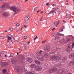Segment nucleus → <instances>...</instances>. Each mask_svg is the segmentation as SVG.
I'll list each match as a JSON object with an SVG mask.
<instances>
[{
	"label": "nucleus",
	"mask_w": 74,
	"mask_h": 74,
	"mask_svg": "<svg viewBox=\"0 0 74 74\" xmlns=\"http://www.w3.org/2000/svg\"><path fill=\"white\" fill-rule=\"evenodd\" d=\"M57 70V68H56V67L50 69L49 71V73H53V72L56 71Z\"/></svg>",
	"instance_id": "nucleus-3"
},
{
	"label": "nucleus",
	"mask_w": 74,
	"mask_h": 74,
	"mask_svg": "<svg viewBox=\"0 0 74 74\" xmlns=\"http://www.w3.org/2000/svg\"><path fill=\"white\" fill-rule=\"evenodd\" d=\"M18 50H19V51H20L21 52V51H22V49H19Z\"/></svg>",
	"instance_id": "nucleus-46"
},
{
	"label": "nucleus",
	"mask_w": 74,
	"mask_h": 74,
	"mask_svg": "<svg viewBox=\"0 0 74 74\" xmlns=\"http://www.w3.org/2000/svg\"><path fill=\"white\" fill-rule=\"evenodd\" d=\"M16 40H19V37L17 36L16 38Z\"/></svg>",
	"instance_id": "nucleus-31"
},
{
	"label": "nucleus",
	"mask_w": 74,
	"mask_h": 74,
	"mask_svg": "<svg viewBox=\"0 0 74 74\" xmlns=\"http://www.w3.org/2000/svg\"><path fill=\"white\" fill-rule=\"evenodd\" d=\"M69 66H73L74 65V60H73L69 63Z\"/></svg>",
	"instance_id": "nucleus-7"
},
{
	"label": "nucleus",
	"mask_w": 74,
	"mask_h": 74,
	"mask_svg": "<svg viewBox=\"0 0 74 74\" xmlns=\"http://www.w3.org/2000/svg\"><path fill=\"white\" fill-rule=\"evenodd\" d=\"M54 35H55V34L54 33H53L51 35V37H53V36H54Z\"/></svg>",
	"instance_id": "nucleus-33"
},
{
	"label": "nucleus",
	"mask_w": 74,
	"mask_h": 74,
	"mask_svg": "<svg viewBox=\"0 0 74 74\" xmlns=\"http://www.w3.org/2000/svg\"><path fill=\"white\" fill-rule=\"evenodd\" d=\"M45 41H46V40H45V41H43L42 43V44H44V43H45Z\"/></svg>",
	"instance_id": "nucleus-38"
},
{
	"label": "nucleus",
	"mask_w": 74,
	"mask_h": 74,
	"mask_svg": "<svg viewBox=\"0 0 74 74\" xmlns=\"http://www.w3.org/2000/svg\"><path fill=\"white\" fill-rule=\"evenodd\" d=\"M32 31L33 32H36V29L35 28H33L32 29Z\"/></svg>",
	"instance_id": "nucleus-23"
},
{
	"label": "nucleus",
	"mask_w": 74,
	"mask_h": 74,
	"mask_svg": "<svg viewBox=\"0 0 74 74\" xmlns=\"http://www.w3.org/2000/svg\"><path fill=\"white\" fill-rule=\"evenodd\" d=\"M30 42L29 41L28 42V44H29V43H30Z\"/></svg>",
	"instance_id": "nucleus-59"
},
{
	"label": "nucleus",
	"mask_w": 74,
	"mask_h": 74,
	"mask_svg": "<svg viewBox=\"0 0 74 74\" xmlns=\"http://www.w3.org/2000/svg\"><path fill=\"white\" fill-rule=\"evenodd\" d=\"M0 1L1 2H2V3H3V2H4V0H0Z\"/></svg>",
	"instance_id": "nucleus-44"
},
{
	"label": "nucleus",
	"mask_w": 74,
	"mask_h": 74,
	"mask_svg": "<svg viewBox=\"0 0 74 74\" xmlns=\"http://www.w3.org/2000/svg\"><path fill=\"white\" fill-rule=\"evenodd\" d=\"M29 18H30V16H26L25 18V21L26 22H27L28 21H29Z\"/></svg>",
	"instance_id": "nucleus-5"
},
{
	"label": "nucleus",
	"mask_w": 74,
	"mask_h": 74,
	"mask_svg": "<svg viewBox=\"0 0 74 74\" xmlns=\"http://www.w3.org/2000/svg\"><path fill=\"white\" fill-rule=\"evenodd\" d=\"M5 5H4L1 6V8H5Z\"/></svg>",
	"instance_id": "nucleus-25"
},
{
	"label": "nucleus",
	"mask_w": 74,
	"mask_h": 74,
	"mask_svg": "<svg viewBox=\"0 0 74 74\" xmlns=\"http://www.w3.org/2000/svg\"><path fill=\"white\" fill-rule=\"evenodd\" d=\"M55 14H56V12H55Z\"/></svg>",
	"instance_id": "nucleus-63"
},
{
	"label": "nucleus",
	"mask_w": 74,
	"mask_h": 74,
	"mask_svg": "<svg viewBox=\"0 0 74 74\" xmlns=\"http://www.w3.org/2000/svg\"><path fill=\"white\" fill-rule=\"evenodd\" d=\"M35 64H32V65H31L30 66L31 67V68H33V67H35Z\"/></svg>",
	"instance_id": "nucleus-21"
},
{
	"label": "nucleus",
	"mask_w": 74,
	"mask_h": 74,
	"mask_svg": "<svg viewBox=\"0 0 74 74\" xmlns=\"http://www.w3.org/2000/svg\"><path fill=\"white\" fill-rule=\"evenodd\" d=\"M14 56V53H12L10 54V56H9V57H13Z\"/></svg>",
	"instance_id": "nucleus-27"
},
{
	"label": "nucleus",
	"mask_w": 74,
	"mask_h": 74,
	"mask_svg": "<svg viewBox=\"0 0 74 74\" xmlns=\"http://www.w3.org/2000/svg\"><path fill=\"white\" fill-rule=\"evenodd\" d=\"M17 72L18 73H22L23 71H22V70L21 69H18L17 70Z\"/></svg>",
	"instance_id": "nucleus-9"
},
{
	"label": "nucleus",
	"mask_w": 74,
	"mask_h": 74,
	"mask_svg": "<svg viewBox=\"0 0 74 74\" xmlns=\"http://www.w3.org/2000/svg\"><path fill=\"white\" fill-rule=\"evenodd\" d=\"M38 8H34V10L35 11H36V10H37Z\"/></svg>",
	"instance_id": "nucleus-39"
},
{
	"label": "nucleus",
	"mask_w": 74,
	"mask_h": 74,
	"mask_svg": "<svg viewBox=\"0 0 74 74\" xmlns=\"http://www.w3.org/2000/svg\"><path fill=\"white\" fill-rule=\"evenodd\" d=\"M55 12V10H51V11H50L49 13V14H53V13Z\"/></svg>",
	"instance_id": "nucleus-15"
},
{
	"label": "nucleus",
	"mask_w": 74,
	"mask_h": 74,
	"mask_svg": "<svg viewBox=\"0 0 74 74\" xmlns=\"http://www.w3.org/2000/svg\"><path fill=\"white\" fill-rule=\"evenodd\" d=\"M22 30V28H21V30Z\"/></svg>",
	"instance_id": "nucleus-64"
},
{
	"label": "nucleus",
	"mask_w": 74,
	"mask_h": 74,
	"mask_svg": "<svg viewBox=\"0 0 74 74\" xmlns=\"http://www.w3.org/2000/svg\"><path fill=\"white\" fill-rule=\"evenodd\" d=\"M40 11H41V10L38 11H37V13H38V12H40Z\"/></svg>",
	"instance_id": "nucleus-49"
},
{
	"label": "nucleus",
	"mask_w": 74,
	"mask_h": 74,
	"mask_svg": "<svg viewBox=\"0 0 74 74\" xmlns=\"http://www.w3.org/2000/svg\"><path fill=\"white\" fill-rule=\"evenodd\" d=\"M3 16H5V17H6V16H8V14L6 12H4L3 14Z\"/></svg>",
	"instance_id": "nucleus-14"
},
{
	"label": "nucleus",
	"mask_w": 74,
	"mask_h": 74,
	"mask_svg": "<svg viewBox=\"0 0 74 74\" xmlns=\"http://www.w3.org/2000/svg\"><path fill=\"white\" fill-rule=\"evenodd\" d=\"M28 1V0H26L25 1V2H26V1Z\"/></svg>",
	"instance_id": "nucleus-57"
},
{
	"label": "nucleus",
	"mask_w": 74,
	"mask_h": 74,
	"mask_svg": "<svg viewBox=\"0 0 74 74\" xmlns=\"http://www.w3.org/2000/svg\"><path fill=\"white\" fill-rule=\"evenodd\" d=\"M7 32V31L6 30L5 31V32Z\"/></svg>",
	"instance_id": "nucleus-61"
},
{
	"label": "nucleus",
	"mask_w": 74,
	"mask_h": 74,
	"mask_svg": "<svg viewBox=\"0 0 74 74\" xmlns=\"http://www.w3.org/2000/svg\"><path fill=\"white\" fill-rule=\"evenodd\" d=\"M72 50V49H71V48L69 47H68V48L66 50V51L67 52H70V51H71Z\"/></svg>",
	"instance_id": "nucleus-11"
},
{
	"label": "nucleus",
	"mask_w": 74,
	"mask_h": 74,
	"mask_svg": "<svg viewBox=\"0 0 74 74\" xmlns=\"http://www.w3.org/2000/svg\"><path fill=\"white\" fill-rule=\"evenodd\" d=\"M42 18H41L40 19V21H42Z\"/></svg>",
	"instance_id": "nucleus-56"
},
{
	"label": "nucleus",
	"mask_w": 74,
	"mask_h": 74,
	"mask_svg": "<svg viewBox=\"0 0 74 74\" xmlns=\"http://www.w3.org/2000/svg\"><path fill=\"white\" fill-rule=\"evenodd\" d=\"M35 62L36 64H40V62H39L37 60H36Z\"/></svg>",
	"instance_id": "nucleus-16"
},
{
	"label": "nucleus",
	"mask_w": 74,
	"mask_h": 74,
	"mask_svg": "<svg viewBox=\"0 0 74 74\" xmlns=\"http://www.w3.org/2000/svg\"><path fill=\"white\" fill-rule=\"evenodd\" d=\"M7 55H5V58H7Z\"/></svg>",
	"instance_id": "nucleus-51"
},
{
	"label": "nucleus",
	"mask_w": 74,
	"mask_h": 74,
	"mask_svg": "<svg viewBox=\"0 0 74 74\" xmlns=\"http://www.w3.org/2000/svg\"><path fill=\"white\" fill-rule=\"evenodd\" d=\"M24 47V49H27V46H23Z\"/></svg>",
	"instance_id": "nucleus-28"
},
{
	"label": "nucleus",
	"mask_w": 74,
	"mask_h": 74,
	"mask_svg": "<svg viewBox=\"0 0 74 74\" xmlns=\"http://www.w3.org/2000/svg\"><path fill=\"white\" fill-rule=\"evenodd\" d=\"M17 55H19V53H17Z\"/></svg>",
	"instance_id": "nucleus-62"
},
{
	"label": "nucleus",
	"mask_w": 74,
	"mask_h": 74,
	"mask_svg": "<svg viewBox=\"0 0 74 74\" xmlns=\"http://www.w3.org/2000/svg\"><path fill=\"white\" fill-rule=\"evenodd\" d=\"M64 72V70H60V71L58 72L57 74H62Z\"/></svg>",
	"instance_id": "nucleus-8"
},
{
	"label": "nucleus",
	"mask_w": 74,
	"mask_h": 74,
	"mask_svg": "<svg viewBox=\"0 0 74 74\" xmlns=\"http://www.w3.org/2000/svg\"><path fill=\"white\" fill-rule=\"evenodd\" d=\"M70 57H71V58H74V53L71 54Z\"/></svg>",
	"instance_id": "nucleus-20"
},
{
	"label": "nucleus",
	"mask_w": 74,
	"mask_h": 74,
	"mask_svg": "<svg viewBox=\"0 0 74 74\" xmlns=\"http://www.w3.org/2000/svg\"><path fill=\"white\" fill-rule=\"evenodd\" d=\"M62 22H63V23H66V21L64 20H63L62 21Z\"/></svg>",
	"instance_id": "nucleus-40"
},
{
	"label": "nucleus",
	"mask_w": 74,
	"mask_h": 74,
	"mask_svg": "<svg viewBox=\"0 0 74 74\" xmlns=\"http://www.w3.org/2000/svg\"><path fill=\"white\" fill-rule=\"evenodd\" d=\"M64 29V27H62L59 30V32H63V29Z\"/></svg>",
	"instance_id": "nucleus-13"
},
{
	"label": "nucleus",
	"mask_w": 74,
	"mask_h": 74,
	"mask_svg": "<svg viewBox=\"0 0 74 74\" xmlns=\"http://www.w3.org/2000/svg\"><path fill=\"white\" fill-rule=\"evenodd\" d=\"M47 49L45 47L44 49L45 51H47Z\"/></svg>",
	"instance_id": "nucleus-42"
},
{
	"label": "nucleus",
	"mask_w": 74,
	"mask_h": 74,
	"mask_svg": "<svg viewBox=\"0 0 74 74\" xmlns=\"http://www.w3.org/2000/svg\"><path fill=\"white\" fill-rule=\"evenodd\" d=\"M58 36H64V34H61L60 33H59L58 34Z\"/></svg>",
	"instance_id": "nucleus-26"
},
{
	"label": "nucleus",
	"mask_w": 74,
	"mask_h": 74,
	"mask_svg": "<svg viewBox=\"0 0 74 74\" xmlns=\"http://www.w3.org/2000/svg\"><path fill=\"white\" fill-rule=\"evenodd\" d=\"M35 69L36 70L40 71V70H41L42 69V67L39 66H36L35 67Z\"/></svg>",
	"instance_id": "nucleus-4"
},
{
	"label": "nucleus",
	"mask_w": 74,
	"mask_h": 74,
	"mask_svg": "<svg viewBox=\"0 0 74 74\" xmlns=\"http://www.w3.org/2000/svg\"><path fill=\"white\" fill-rule=\"evenodd\" d=\"M37 58L39 60H44V57H42L41 58H40V56H38Z\"/></svg>",
	"instance_id": "nucleus-10"
},
{
	"label": "nucleus",
	"mask_w": 74,
	"mask_h": 74,
	"mask_svg": "<svg viewBox=\"0 0 74 74\" xmlns=\"http://www.w3.org/2000/svg\"><path fill=\"white\" fill-rule=\"evenodd\" d=\"M38 38V37H37V36H36L35 38L34 39V40H36V39H37V38Z\"/></svg>",
	"instance_id": "nucleus-37"
},
{
	"label": "nucleus",
	"mask_w": 74,
	"mask_h": 74,
	"mask_svg": "<svg viewBox=\"0 0 74 74\" xmlns=\"http://www.w3.org/2000/svg\"><path fill=\"white\" fill-rule=\"evenodd\" d=\"M71 38H74V37L72 36H71Z\"/></svg>",
	"instance_id": "nucleus-55"
},
{
	"label": "nucleus",
	"mask_w": 74,
	"mask_h": 74,
	"mask_svg": "<svg viewBox=\"0 0 74 74\" xmlns=\"http://www.w3.org/2000/svg\"><path fill=\"white\" fill-rule=\"evenodd\" d=\"M17 30L18 31H19V28H17Z\"/></svg>",
	"instance_id": "nucleus-48"
},
{
	"label": "nucleus",
	"mask_w": 74,
	"mask_h": 74,
	"mask_svg": "<svg viewBox=\"0 0 74 74\" xmlns=\"http://www.w3.org/2000/svg\"><path fill=\"white\" fill-rule=\"evenodd\" d=\"M48 56V54H45V57H47Z\"/></svg>",
	"instance_id": "nucleus-45"
},
{
	"label": "nucleus",
	"mask_w": 74,
	"mask_h": 74,
	"mask_svg": "<svg viewBox=\"0 0 74 74\" xmlns=\"http://www.w3.org/2000/svg\"><path fill=\"white\" fill-rule=\"evenodd\" d=\"M47 5H49V4H48V3H47V4H46Z\"/></svg>",
	"instance_id": "nucleus-53"
},
{
	"label": "nucleus",
	"mask_w": 74,
	"mask_h": 74,
	"mask_svg": "<svg viewBox=\"0 0 74 74\" xmlns=\"http://www.w3.org/2000/svg\"><path fill=\"white\" fill-rule=\"evenodd\" d=\"M20 58H21V59L23 60V59H25V57H24V56H20Z\"/></svg>",
	"instance_id": "nucleus-18"
},
{
	"label": "nucleus",
	"mask_w": 74,
	"mask_h": 74,
	"mask_svg": "<svg viewBox=\"0 0 74 74\" xmlns=\"http://www.w3.org/2000/svg\"><path fill=\"white\" fill-rule=\"evenodd\" d=\"M59 22H60V20L58 21L57 23L56 24H55V23H56V21L55 22V23H54V25L55 26H56V27L58 26V25H59Z\"/></svg>",
	"instance_id": "nucleus-12"
},
{
	"label": "nucleus",
	"mask_w": 74,
	"mask_h": 74,
	"mask_svg": "<svg viewBox=\"0 0 74 74\" xmlns=\"http://www.w3.org/2000/svg\"><path fill=\"white\" fill-rule=\"evenodd\" d=\"M62 61H63L64 62H65V61H66V59L65 58H63L62 60Z\"/></svg>",
	"instance_id": "nucleus-29"
},
{
	"label": "nucleus",
	"mask_w": 74,
	"mask_h": 74,
	"mask_svg": "<svg viewBox=\"0 0 74 74\" xmlns=\"http://www.w3.org/2000/svg\"><path fill=\"white\" fill-rule=\"evenodd\" d=\"M57 11H60V9L59 8H57V9H56Z\"/></svg>",
	"instance_id": "nucleus-30"
},
{
	"label": "nucleus",
	"mask_w": 74,
	"mask_h": 74,
	"mask_svg": "<svg viewBox=\"0 0 74 74\" xmlns=\"http://www.w3.org/2000/svg\"><path fill=\"white\" fill-rule=\"evenodd\" d=\"M5 5L6 8H8V7H9V4L8 3H6L5 4Z\"/></svg>",
	"instance_id": "nucleus-19"
},
{
	"label": "nucleus",
	"mask_w": 74,
	"mask_h": 74,
	"mask_svg": "<svg viewBox=\"0 0 74 74\" xmlns=\"http://www.w3.org/2000/svg\"><path fill=\"white\" fill-rule=\"evenodd\" d=\"M7 42H9V40H8L7 41Z\"/></svg>",
	"instance_id": "nucleus-58"
},
{
	"label": "nucleus",
	"mask_w": 74,
	"mask_h": 74,
	"mask_svg": "<svg viewBox=\"0 0 74 74\" xmlns=\"http://www.w3.org/2000/svg\"><path fill=\"white\" fill-rule=\"evenodd\" d=\"M23 38L24 39H27V36H25Z\"/></svg>",
	"instance_id": "nucleus-35"
},
{
	"label": "nucleus",
	"mask_w": 74,
	"mask_h": 74,
	"mask_svg": "<svg viewBox=\"0 0 74 74\" xmlns=\"http://www.w3.org/2000/svg\"><path fill=\"white\" fill-rule=\"evenodd\" d=\"M27 60L29 63H31V62H33V59L30 58H27Z\"/></svg>",
	"instance_id": "nucleus-6"
},
{
	"label": "nucleus",
	"mask_w": 74,
	"mask_h": 74,
	"mask_svg": "<svg viewBox=\"0 0 74 74\" xmlns=\"http://www.w3.org/2000/svg\"><path fill=\"white\" fill-rule=\"evenodd\" d=\"M50 59L52 60L54 59H55V60H60V56H54L53 57H50Z\"/></svg>",
	"instance_id": "nucleus-2"
},
{
	"label": "nucleus",
	"mask_w": 74,
	"mask_h": 74,
	"mask_svg": "<svg viewBox=\"0 0 74 74\" xmlns=\"http://www.w3.org/2000/svg\"><path fill=\"white\" fill-rule=\"evenodd\" d=\"M24 27H27V26L26 25H24Z\"/></svg>",
	"instance_id": "nucleus-52"
},
{
	"label": "nucleus",
	"mask_w": 74,
	"mask_h": 74,
	"mask_svg": "<svg viewBox=\"0 0 74 74\" xmlns=\"http://www.w3.org/2000/svg\"><path fill=\"white\" fill-rule=\"evenodd\" d=\"M66 17L67 18H68V20L69 19H70V18L71 17H70V14H66Z\"/></svg>",
	"instance_id": "nucleus-17"
},
{
	"label": "nucleus",
	"mask_w": 74,
	"mask_h": 74,
	"mask_svg": "<svg viewBox=\"0 0 74 74\" xmlns=\"http://www.w3.org/2000/svg\"><path fill=\"white\" fill-rule=\"evenodd\" d=\"M68 41H70V38H68L67 40Z\"/></svg>",
	"instance_id": "nucleus-43"
},
{
	"label": "nucleus",
	"mask_w": 74,
	"mask_h": 74,
	"mask_svg": "<svg viewBox=\"0 0 74 74\" xmlns=\"http://www.w3.org/2000/svg\"><path fill=\"white\" fill-rule=\"evenodd\" d=\"M71 47L72 48H73V47H74V43H73Z\"/></svg>",
	"instance_id": "nucleus-41"
},
{
	"label": "nucleus",
	"mask_w": 74,
	"mask_h": 74,
	"mask_svg": "<svg viewBox=\"0 0 74 74\" xmlns=\"http://www.w3.org/2000/svg\"><path fill=\"white\" fill-rule=\"evenodd\" d=\"M16 25L17 26H19L20 25V24L18 23L16 24Z\"/></svg>",
	"instance_id": "nucleus-36"
},
{
	"label": "nucleus",
	"mask_w": 74,
	"mask_h": 74,
	"mask_svg": "<svg viewBox=\"0 0 74 74\" xmlns=\"http://www.w3.org/2000/svg\"><path fill=\"white\" fill-rule=\"evenodd\" d=\"M6 71H7V70H4L3 71V73H5V72H6Z\"/></svg>",
	"instance_id": "nucleus-32"
},
{
	"label": "nucleus",
	"mask_w": 74,
	"mask_h": 74,
	"mask_svg": "<svg viewBox=\"0 0 74 74\" xmlns=\"http://www.w3.org/2000/svg\"><path fill=\"white\" fill-rule=\"evenodd\" d=\"M54 29H55V28H54L53 29H52V30H54Z\"/></svg>",
	"instance_id": "nucleus-54"
},
{
	"label": "nucleus",
	"mask_w": 74,
	"mask_h": 74,
	"mask_svg": "<svg viewBox=\"0 0 74 74\" xmlns=\"http://www.w3.org/2000/svg\"><path fill=\"white\" fill-rule=\"evenodd\" d=\"M42 52V51H40V52H39V53L40 54H41V53Z\"/></svg>",
	"instance_id": "nucleus-47"
},
{
	"label": "nucleus",
	"mask_w": 74,
	"mask_h": 74,
	"mask_svg": "<svg viewBox=\"0 0 74 74\" xmlns=\"http://www.w3.org/2000/svg\"><path fill=\"white\" fill-rule=\"evenodd\" d=\"M52 6H53V7H55V4H53L52 5Z\"/></svg>",
	"instance_id": "nucleus-50"
},
{
	"label": "nucleus",
	"mask_w": 74,
	"mask_h": 74,
	"mask_svg": "<svg viewBox=\"0 0 74 74\" xmlns=\"http://www.w3.org/2000/svg\"><path fill=\"white\" fill-rule=\"evenodd\" d=\"M55 39L57 40V39H58V40H60V37H59L56 36L55 37Z\"/></svg>",
	"instance_id": "nucleus-24"
},
{
	"label": "nucleus",
	"mask_w": 74,
	"mask_h": 74,
	"mask_svg": "<svg viewBox=\"0 0 74 74\" xmlns=\"http://www.w3.org/2000/svg\"><path fill=\"white\" fill-rule=\"evenodd\" d=\"M8 40H11L12 39V38H11V37L8 36Z\"/></svg>",
	"instance_id": "nucleus-22"
},
{
	"label": "nucleus",
	"mask_w": 74,
	"mask_h": 74,
	"mask_svg": "<svg viewBox=\"0 0 74 74\" xmlns=\"http://www.w3.org/2000/svg\"><path fill=\"white\" fill-rule=\"evenodd\" d=\"M10 31H12L14 30V29L12 28H11L10 29Z\"/></svg>",
	"instance_id": "nucleus-34"
},
{
	"label": "nucleus",
	"mask_w": 74,
	"mask_h": 74,
	"mask_svg": "<svg viewBox=\"0 0 74 74\" xmlns=\"http://www.w3.org/2000/svg\"><path fill=\"white\" fill-rule=\"evenodd\" d=\"M10 8L11 10H12L13 11L15 12V13L14 14H18V13L20 11V10H21L20 9H16V8L15 7Z\"/></svg>",
	"instance_id": "nucleus-1"
},
{
	"label": "nucleus",
	"mask_w": 74,
	"mask_h": 74,
	"mask_svg": "<svg viewBox=\"0 0 74 74\" xmlns=\"http://www.w3.org/2000/svg\"><path fill=\"white\" fill-rule=\"evenodd\" d=\"M42 12H43L42 11L41 12L40 14H42Z\"/></svg>",
	"instance_id": "nucleus-60"
}]
</instances>
